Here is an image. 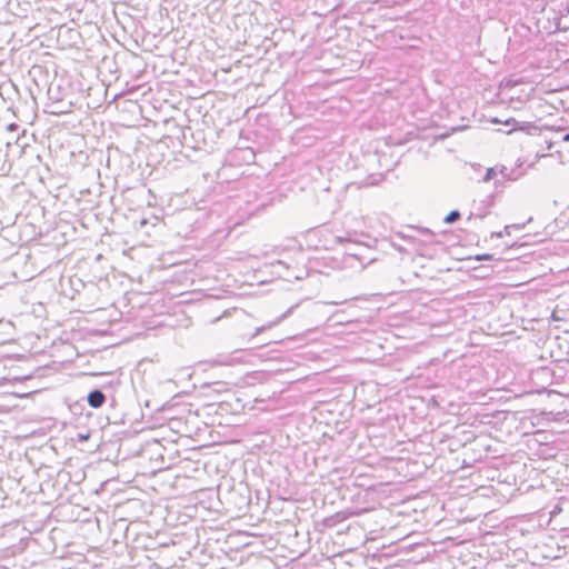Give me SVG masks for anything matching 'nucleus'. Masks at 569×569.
Returning <instances> with one entry per match:
<instances>
[{"mask_svg":"<svg viewBox=\"0 0 569 569\" xmlns=\"http://www.w3.org/2000/svg\"><path fill=\"white\" fill-rule=\"evenodd\" d=\"M460 218L459 211H451L446 218V223H452L453 221L458 220Z\"/></svg>","mask_w":569,"mask_h":569,"instance_id":"obj_2","label":"nucleus"},{"mask_svg":"<svg viewBox=\"0 0 569 569\" xmlns=\"http://www.w3.org/2000/svg\"><path fill=\"white\" fill-rule=\"evenodd\" d=\"M106 397L100 390L91 391L88 396V403L92 408H100L104 403Z\"/></svg>","mask_w":569,"mask_h":569,"instance_id":"obj_1","label":"nucleus"},{"mask_svg":"<svg viewBox=\"0 0 569 569\" xmlns=\"http://www.w3.org/2000/svg\"><path fill=\"white\" fill-rule=\"evenodd\" d=\"M477 260H491L492 259V256L491 254H481V256H477L476 257Z\"/></svg>","mask_w":569,"mask_h":569,"instance_id":"obj_3","label":"nucleus"},{"mask_svg":"<svg viewBox=\"0 0 569 569\" xmlns=\"http://www.w3.org/2000/svg\"><path fill=\"white\" fill-rule=\"evenodd\" d=\"M563 140L569 142V133L563 137Z\"/></svg>","mask_w":569,"mask_h":569,"instance_id":"obj_4","label":"nucleus"}]
</instances>
